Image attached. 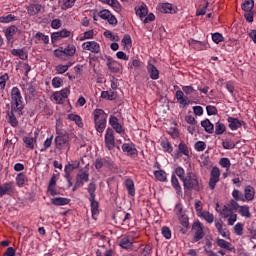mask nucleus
I'll use <instances>...</instances> for the list:
<instances>
[{"label":"nucleus","instance_id":"nucleus-1","mask_svg":"<svg viewBox=\"0 0 256 256\" xmlns=\"http://www.w3.org/2000/svg\"><path fill=\"white\" fill-rule=\"evenodd\" d=\"M182 182L184 189L188 191H202L203 189V182L199 179V176L193 172H188Z\"/></svg>","mask_w":256,"mask_h":256},{"label":"nucleus","instance_id":"nucleus-2","mask_svg":"<svg viewBox=\"0 0 256 256\" xmlns=\"http://www.w3.org/2000/svg\"><path fill=\"white\" fill-rule=\"evenodd\" d=\"M55 145L58 151H69L71 149V138L65 130L56 128Z\"/></svg>","mask_w":256,"mask_h":256},{"label":"nucleus","instance_id":"nucleus-3","mask_svg":"<svg viewBox=\"0 0 256 256\" xmlns=\"http://www.w3.org/2000/svg\"><path fill=\"white\" fill-rule=\"evenodd\" d=\"M95 191H97V184L95 182H90L87 187V192L90 195L89 201L93 219H95V215H99V202L95 199Z\"/></svg>","mask_w":256,"mask_h":256},{"label":"nucleus","instance_id":"nucleus-4","mask_svg":"<svg viewBox=\"0 0 256 256\" xmlns=\"http://www.w3.org/2000/svg\"><path fill=\"white\" fill-rule=\"evenodd\" d=\"M95 129L98 133H103L107 127V115L103 109H95L93 112Z\"/></svg>","mask_w":256,"mask_h":256},{"label":"nucleus","instance_id":"nucleus-5","mask_svg":"<svg viewBox=\"0 0 256 256\" xmlns=\"http://www.w3.org/2000/svg\"><path fill=\"white\" fill-rule=\"evenodd\" d=\"M11 110L23 111V96H21V90L18 87H13L11 90Z\"/></svg>","mask_w":256,"mask_h":256},{"label":"nucleus","instance_id":"nucleus-6","mask_svg":"<svg viewBox=\"0 0 256 256\" xmlns=\"http://www.w3.org/2000/svg\"><path fill=\"white\" fill-rule=\"evenodd\" d=\"M195 92V88L193 86H183L182 91L177 90L176 91V99L180 105H184V107H187L189 103H191V100H189V97L186 95H191V93Z\"/></svg>","mask_w":256,"mask_h":256},{"label":"nucleus","instance_id":"nucleus-7","mask_svg":"<svg viewBox=\"0 0 256 256\" xmlns=\"http://www.w3.org/2000/svg\"><path fill=\"white\" fill-rule=\"evenodd\" d=\"M75 53H77V48L73 44H69L66 48L61 47L58 50H54L55 57L62 59V61H67V57H74Z\"/></svg>","mask_w":256,"mask_h":256},{"label":"nucleus","instance_id":"nucleus-8","mask_svg":"<svg viewBox=\"0 0 256 256\" xmlns=\"http://www.w3.org/2000/svg\"><path fill=\"white\" fill-rule=\"evenodd\" d=\"M89 181V172L85 170H80L76 176V182L73 187V191L79 189Z\"/></svg>","mask_w":256,"mask_h":256},{"label":"nucleus","instance_id":"nucleus-9","mask_svg":"<svg viewBox=\"0 0 256 256\" xmlns=\"http://www.w3.org/2000/svg\"><path fill=\"white\" fill-rule=\"evenodd\" d=\"M105 146L108 151H113V149H115V132L111 128H107L106 130Z\"/></svg>","mask_w":256,"mask_h":256},{"label":"nucleus","instance_id":"nucleus-10","mask_svg":"<svg viewBox=\"0 0 256 256\" xmlns=\"http://www.w3.org/2000/svg\"><path fill=\"white\" fill-rule=\"evenodd\" d=\"M192 230L195 232L194 234V242L201 241L203 237H205V232H203V224L201 222H194L192 225Z\"/></svg>","mask_w":256,"mask_h":256},{"label":"nucleus","instance_id":"nucleus-11","mask_svg":"<svg viewBox=\"0 0 256 256\" xmlns=\"http://www.w3.org/2000/svg\"><path fill=\"white\" fill-rule=\"evenodd\" d=\"M84 51H90V53H101V46L96 41H87L82 44Z\"/></svg>","mask_w":256,"mask_h":256},{"label":"nucleus","instance_id":"nucleus-12","mask_svg":"<svg viewBox=\"0 0 256 256\" xmlns=\"http://www.w3.org/2000/svg\"><path fill=\"white\" fill-rule=\"evenodd\" d=\"M219 177H221V171L217 167H213L210 174L209 187L215 189L217 183H219Z\"/></svg>","mask_w":256,"mask_h":256},{"label":"nucleus","instance_id":"nucleus-13","mask_svg":"<svg viewBox=\"0 0 256 256\" xmlns=\"http://www.w3.org/2000/svg\"><path fill=\"white\" fill-rule=\"evenodd\" d=\"M15 113L21 117L23 115V110L19 112V110H12L8 111L7 113V121L12 127H17L19 125V121H17V116H15Z\"/></svg>","mask_w":256,"mask_h":256},{"label":"nucleus","instance_id":"nucleus-14","mask_svg":"<svg viewBox=\"0 0 256 256\" xmlns=\"http://www.w3.org/2000/svg\"><path fill=\"white\" fill-rule=\"evenodd\" d=\"M15 193V185L13 182H6L0 185V197L5 195H13Z\"/></svg>","mask_w":256,"mask_h":256},{"label":"nucleus","instance_id":"nucleus-15","mask_svg":"<svg viewBox=\"0 0 256 256\" xmlns=\"http://www.w3.org/2000/svg\"><path fill=\"white\" fill-rule=\"evenodd\" d=\"M228 127L231 129V131H237V129H240V127H243L246 125L245 121L238 120L237 118L229 116L228 119Z\"/></svg>","mask_w":256,"mask_h":256},{"label":"nucleus","instance_id":"nucleus-16","mask_svg":"<svg viewBox=\"0 0 256 256\" xmlns=\"http://www.w3.org/2000/svg\"><path fill=\"white\" fill-rule=\"evenodd\" d=\"M71 32L68 31L67 29H62L61 31L58 32H53L51 34V41L52 43H57L60 39H65V37H70Z\"/></svg>","mask_w":256,"mask_h":256},{"label":"nucleus","instance_id":"nucleus-17","mask_svg":"<svg viewBox=\"0 0 256 256\" xmlns=\"http://www.w3.org/2000/svg\"><path fill=\"white\" fill-rule=\"evenodd\" d=\"M28 15L31 17L39 15V13H45V8L41 4H32L27 7Z\"/></svg>","mask_w":256,"mask_h":256},{"label":"nucleus","instance_id":"nucleus-18","mask_svg":"<svg viewBox=\"0 0 256 256\" xmlns=\"http://www.w3.org/2000/svg\"><path fill=\"white\" fill-rule=\"evenodd\" d=\"M122 151L128 155V157H136L137 148H135L134 144L124 143L122 145Z\"/></svg>","mask_w":256,"mask_h":256},{"label":"nucleus","instance_id":"nucleus-19","mask_svg":"<svg viewBox=\"0 0 256 256\" xmlns=\"http://www.w3.org/2000/svg\"><path fill=\"white\" fill-rule=\"evenodd\" d=\"M103 167H113V161L107 158H97L95 161V169H103Z\"/></svg>","mask_w":256,"mask_h":256},{"label":"nucleus","instance_id":"nucleus-20","mask_svg":"<svg viewBox=\"0 0 256 256\" xmlns=\"http://www.w3.org/2000/svg\"><path fill=\"white\" fill-rule=\"evenodd\" d=\"M216 244L221 249H226V251H230L232 253H235V247H233V244H231L230 242H227V240H223L221 238H217L216 239Z\"/></svg>","mask_w":256,"mask_h":256},{"label":"nucleus","instance_id":"nucleus-21","mask_svg":"<svg viewBox=\"0 0 256 256\" xmlns=\"http://www.w3.org/2000/svg\"><path fill=\"white\" fill-rule=\"evenodd\" d=\"M181 155H185L186 157H189V147H187V144H185L184 141H181L178 145V150L175 154L176 159H179Z\"/></svg>","mask_w":256,"mask_h":256},{"label":"nucleus","instance_id":"nucleus-22","mask_svg":"<svg viewBox=\"0 0 256 256\" xmlns=\"http://www.w3.org/2000/svg\"><path fill=\"white\" fill-rule=\"evenodd\" d=\"M106 65H107L109 71H111V73H119V62L118 61H115V60H113V58L108 57Z\"/></svg>","mask_w":256,"mask_h":256},{"label":"nucleus","instance_id":"nucleus-23","mask_svg":"<svg viewBox=\"0 0 256 256\" xmlns=\"http://www.w3.org/2000/svg\"><path fill=\"white\" fill-rule=\"evenodd\" d=\"M244 199L245 201H253V199H255V188H253V186H246L244 190Z\"/></svg>","mask_w":256,"mask_h":256},{"label":"nucleus","instance_id":"nucleus-24","mask_svg":"<svg viewBox=\"0 0 256 256\" xmlns=\"http://www.w3.org/2000/svg\"><path fill=\"white\" fill-rule=\"evenodd\" d=\"M215 227L218 233L222 235V237H225V239H229V232L227 228H223V220L220 219L219 221L215 222Z\"/></svg>","mask_w":256,"mask_h":256},{"label":"nucleus","instance_id":"nucleus-25","mask_svg":"<svg viewBox=\"0 0 256 256\" xmlns=\"http://www.w3.org/2000/svg\"><path fill=\"white\" fill-rule=\"evenodd\" d=\"M52 205H56V207H61L63 205H69L71 203V199L63 198V197H55L51 199Z\"/></svg>","mask_w":256,"mask_h":256},{"label":"nucleus","instance_id":"nucleus-26","mask_svg":"<svg viewBox=\"0 0 256 256\" xmlns=\"http://www.w3.org/2000/svg\"><path fill=\"white\" fill-rule=\"evenodd\" d=\"M147 71L151 79H153L154 81L159 79V70L157 69V67H155V65L148 63Z\"/></svg>","mask_w":256,"mask_h":256},{"label":"nucleus","instance_id":"nucleus-27","mask_svg":"<svg viewBox=\"0 0 256 256\" xmlns=\"http://www.w3.org/2000/svg\"><path fill=\"white\" fill-rule=\"evenodd\" d=\"M22 90L26 95H31L32 97H35L37 95V90L35 89V86L31 83H26L22 85Z\"/></svg>","mask_w":256,"mask_h":256},{"label":"nucleus","instance_id":"nucleus-28","mask_svg":"<svg viewBox=\"0 0 256 256\" xmlns=\"http://www.w3.org/2000/svg\"><path fill=\"white\" fill-rule=\"evenodd\" d=\"M125 187L128 191V194L131 195V197H135V183L133 182V179H126Z\"/></svg>","mask_w":256,"mask_h":256},{"label":"nucleus","instance_id":"nucleus-29","mask_svg":"<svg viewBox=\"0 0 256 256\" xmlns=\"http://www.w3.org/2000/svg\"><path fill=\"white\" fill-rule=\"evenodd\" d=\"M160 13H176L175 8H173V4L163 3L159 6Z\"/></svg>","mask_w":256,"mask_h":256},{"label":"nucleus","instance_id":"nucleus-30","mask_svg":"<svg viewBox=\"0 0 256 256\" xmlns=\"http://www.w3.org/2000/svg\"><path fill=\"white\" fill-rule=\"evenodd\" d=\"M201 127L204 128L206 133L211 134L215 131V126L213 125V123H211V121L209 119H205V120L201 121Z\"/></svg>","mask_w":256,"mask_h":256},{"label":"nucleus","instance_id":"nucleus-31","mask_svg":"<svg viewBox=\"0 0 256 256\" xmlns=\"http://www.w3.org/2000/svg\"><path fill=\"white\" fill-rule=\"evenodd\" d=\"M116 217H118V221L121 222V225L129 227V219L131 218V214L123 212Z\"/></svg>","mask_w":256,"mask_h":256},{"label":"nucleus","instance_id":"nucleus-32","mask_svg":"<svg viewBox=\"0 0 256 256\" xmlns=\"http://www.w3.org/2000/svg\"><path fill=\"white\" fill-rule=\"evenodd\" d=\"M29 181V179L27 178V176L23 173H19L16 176V185H18V187H25V183H27Z\"/></svg>","mask_w":256,"mask_h":256},{"label":"nucleus","instance_id":"nucleus-33","mask_svg":"<svg viewBox=\"0 0 256 256\" xmlns=\"http://www.w3.org/2000/svg\"><path fill=\"white\" fill-rule=\"evenodd\" d=\"M253 7H255V1L254 0H245L244 3H242L241 8L242 11H253Z\"/></svg>","mask_w":256,"mask_h":256},{"label":"nucleus","instance_id":"nucleus-34","mask_svg":"<svg viewBox=\"0 0 256 256\" xmlns=\"http://www.w3.org/2000/svg\"><path fill=\"white\" fill-rule=\"evenodd\" d=\"M148 13L149 10L147 9V5H141L138 9H136V15H138L140 19H145Z\"/></svg>","mask_w":256,"mask_h":256},{"label":"nucleus","instance_id":"nucleus-35","mask_svg":"<svg viewBox=\"0 0 256 256\" xmlns=\"http://www.w3.org/2000/svg\"><path fill=\"white\" fill-rule=\"evenodd\" d=\"M119 245L122 249H131L133 247V241L129 237H124L120 240Z\"/></svg>","mask_w":256,"mask_h":256},{"label":"nucleus","instance_id":"nucleus-36","mask_svg":"<svg viewBox=\"0 0 256 256\" xmlns=\"http://www.w3.org/2000/svg\"><path fill=\"white\" fill-rule=\"evenodd\" d=\"M198 217H201L202 219L206 220L207 223H213L215 221V216H213L212 213L208 211H203Z\"/></svg>","mask_w":256,"mask_h":256},{"label":"nucleus","instance_id":"nucleus-37","mask_svg":"<svg viewBox=\"0 0 256 256\" xmlns=\"http://www.w3.org/2000/svg\"><path fill=\"white\" fill-rule=\"evenodd\" d=\"M153 247L151 244H147L144 248L140 249L139 254H134L133 256H148L151 255Z\"/></svg>","mask_w":256,"mask_h":256},{"label":"nucleus","instance_id":"nucleus-38","mask_svg":"<svg viewBox=\"0 0 256 256\" xmlns=\"http://www.w3.org/2000/svg\"><path fill=\"white\" fill-rule=\"evenodd\" d=\"M102 99H108L109 101H115L117 99V93L115 92H109V91H103L101 93Z\"/></svg>","mask_w":256,"mask_h":256},{"label":"nucleus","instance_id":"nucleus-39","mask_svg":"<svg viewBox=\"0 0 256 256\" xmlns=\"http://www.w3.org/2000/svg\"><path fill=\"white\" fill-rule=\"evenodd\" d=\"M15 33H17V28L16 26H10L6 29L5 31V36H6V39L8 41H11V39H13V35H15Z\"/></svg>","mask_w":256,"mask_h":256},{"label":"nucleus","instance_id":"nucleus-40","mask_svg":"<svg viewBox=\"0 0 256 256\" xmlns=\"http://www.w3.org/2000/svg\"><path fill=\"white\" fill-rule=\"evenodd\" d=\"M68 119L70 121H74L78 127H83V120L81 119V116L77 114H69Z\"/></svg>","mask_w":256,"mask_h":256},{"label":"nucleus","instance_id":"nucleus-41","mask_svg":"<svg viewBox=\"0 0 256 256\" xmlns=\"http://www.w3.org/2000/svg\"><path fill=\"white\" fill-rule=\"evenodd\" d=\"M11 53L14 55V57H19L22 61H25L27 59V54H25V51L23 49H13L11 50Z\"/></svg>","mask_w":256,"mask_h":256},{"label":"nucleus","instance_id":"nucleus-42","mask_svg":"<svg viewBox=\"0 0 256 256\" xmlns=\"http://www.w3.org/2000/svg\"><path fill=\"white\" fill-rule=\"evenodd\" d=\"M238 213H240L242 217H246L247 219L251 217V212L249 211V206L247 205L240 206Z\"/></svg>","mask_w":256,"mask_h":256},{"label":"nucleus","instance_id":"nucleus-43","mask_svg":"<svg viewBox=\"0 0 256 256\" xmlns=\"http://www.w3.org/2000/svg\"><path fill=\"white\" fill-rule=\"evenodd\" d=\"M23 141L27 149H35L36 140H34L33 137L26 136L23 138Z\"/></svg>","mask_w":256,"mask_h":256},{"label":"nucleus","instance_id":"nucleus-44","mask_svg":"<svg viewBox=\"0 0 256 256\" xmlns=\"http://www.w3.org/2000/svg\"><path fill=\"white\" fill-rule=\"evenodd\" d=\"M154 176L158 181H167V173L163 170H157L154 172Z\"/></svg>","mask_w":256,"mask_h":256},{"label":"nucleus","instance_id":"nucleus-45","mask_svg":"<svg viewBox=\"0 0 256 256\" xmlns=\"http://www.w3.org/2000/svg\"><path fill=\"white\" fill-rule=\"evenodd\" d=\"M224 131H227V127L225 126V124H223L221 122H217L215 124V134L223 135Z\"/></svg>","mask_w":256,"mask_h":256},{"label":"nucleus","instance_id":"nucleus-46","mask_svg":"<svg viewBox=\"0 0 256 256\" xmlns=\"http://www.w3.org/2000/svg\"><path fill=\"white\" fill-rule=\"evenodd\" d=\"M171 184L172 187L176 190V193H181V185H179V180L177 179V176L175 174L171 177Z\"/></svg>","mask_w":256,"mask_h":256},{"label":"nucleus","instance_id":"nucleus-47","mask_svg":"<svg viewBox=\"0 0 256 256\" xmlns=\"http://www.w3.org/2000/svg\"><path fill=\"white\" fill-rule=\"evenodd\" d=\"M35 39H37V41H43L45 45L49 44V36L43 34L42 32L36 33Z\"/></svg>","mask_w":256,"mask_h":256},{"label":"nucleus","instance_id":"nucleus-48","mask_svg":"<svg viewBox=\"0 0 256 256\" xmlns=\"http://www.w3.org/2000/svg\"><path fill=\"white\" fill-rule=\"evenodd\" d=\"M11 21H17V17L11 14L0 17V23H11Z\"/></svg>","mask_w":256,"mask_h":256},{"label":"nucleus","instance_id":"nucleus-49","mask_svg":"<svg viewBox=\"0 0 256 256\" xmlns=\"http://www.w3.org/2000/svg\"><path fill=\"white\" fill-rule=\"evenodd\" d=\"M232 197L235 199V201L245 202V196H243V193H241L239 190H233Z\"/></svg>","mask_w":256,"mask_h":256},{"label":"nucleus","instance_id":"nucleus-50","mask_svg":"<svg viewBox=\"0 0 256 256\" xmlns=\"http://www.w3.org/2000/svg\"><path fill=\"white\" fill-rule=\"evenodd\" d=\"M161 147L166 151V153H173V146L171 145V142L163 141L161 142Z\"/></svg>","mask_w":256,"mask_h":256},{"label":"nucleus","instance_id":"nucleus-51","mask_svg":"<svg viewBox=\"0 0 256 256\" xmlns=\"http://www.w3.org/2000/svg\"><path fill=\"white\" fill-rule=\"evenodd\" d=\"M194 148L198 152L205 151V149H207V144L204 141H198L195 143Z\"/></svg>","mask_w":256,"mask_h":256},{"label":"nucleus","instance_id":"nucleus-52","mask_svg":"<svg viewBox=\"0 0 256 256\" xmlns=\"http://www.w3.org/2000/svg\"><path fill=\"white\" fill-rule=\"evenodd\" d=\"M106 3L107 5H110V7L117 9V11H121V4L118 0H106Z\"/></svg>","mask_w":256,"mask_h":256},{"label":"nucleus","instance_id":"nucleus-53","mask_svg":"<svg viewBox=\"0 0 256 256\" xmlns=\"http://www.w3.org/2000/svg\"><path fill=\"white\" fill-rule=\"evenodd\" d=\"M129 65V69H141V67H143V62H141V60L135 59L132 61V63L128 64Z\"/></svg>","mask_w":256,"mask_h":256},{"label":"nucleus","instance_id":"nucleus-54","mask_svg":"<svg viewBox=\"0 0 256 256\" xmlns=\"http://www.w3.org/2000/svg\"><path fill=\"white\" fill-rule=\"evenodd\" d=\"M7 81H9V74L5 73L4 75L0 76V89H5Z\"/></svg>","mask_w":256,"mask_h":256},{"label":"nucleus","instance_id":"nucleus-55","mask_svg":"<svg viewBox=\"0 0 256 256\" xmlns=\"http://www.w3.org/2000/svg\"><path fill=\"white\" fill-rule=\"evenodd\" d=\"M175 174L177 175V177H179V179H181V181H184V179H185V169H183L182 167H177L175 169Z\"/></svg>","mask_w":256,"mask_h":256},{"label":"nucleus","instance_id":"nucleus-56","mask_svg":"<svg viewBox=\"0 0 256 256\" xmlns=\"http://www.w3.org/2000/svg\"><path fill=\"white\" fill-rule=\"evenodd\" d=\"M104 37H107V39H110V41H119V36L113 35V33H111L109 30L104 32Z\"/></svg>","mask_w":256,"mask_h":256},{"label":"nucleus","instance_id":"nucleus-57","mask_svg":"<svg viewBox=\"0 0 256 256\" xmlns=\"http://www.w3.org/2000/svg\"><path fill=\"white\" fill-rule=\"evenodd\" d=\"M212 41L216 44L221 43L223 41V35L219 32L212 34Z\"/></svg>","mask_w":256,"mask_h":256},{"label":"nucleus","instance_id":"nucleus-58","mask_svg":"<svg viewBox=\"0 0 256 256\" xmlns=\"http://www.w3.org/2000/svg\"><path fill=\"white\" fill-rule=\"evenodd\" d=\"M179 221L184 228L189 229V217H187V215H182Z\"/></svg>","mask_w":256,"mask_h":256},{"label":"nucleus","instance_id":"nucleus-59","mask_svg":"<svg viewBox=\"0 0 256 256\" xmlns=\"http://www.w3.org/2000/svg\"><path fill=\"white\" fill-rule=\"evenodd\" d=\"M98 17L107 21L108 17H111V12L109 10H102L98 13Z\"/></svg>","mask_w":256,"mask_h":256},{"label":"nucleus","instance_id":"nucleus-60","mask_svg":"<svg viewBox=\"0 0 256 256\" xmlns=\"http://www.w3.org/2000/svg\"><path fill=\"white\" fill-rule=\"evenodd\" d=\"M222 146L224 147V149H235V142L231 140H226L222 142Z\"/></svg>","mask_w":256,"mask_h":256},{"label":"nucleus","instance_id":"nucleus-61","mask_svg":"<svg viewBox=\"0 0 256 256\" xmlns=\"http://www.w3.org/2000/svg\"><path fill=\"white\" fill-rule=\"evenodd\" d=\"M162 235L165 239H171V229L167 226L162 227Z\"/></svg>","mask_w":256,"mask_h":256},{"label":"nucleus","instance_id":"nucleus-62","mask_svg":"<svg viewBox=\"0 0 256 256\" xmlns=\"http://www.w3.org/2000/svg\"><path fill=\"white\" fill-rule=\"evenodd\" d=\"M132 40H131V35L125 34L123 39H122V45L124 47H127V45H131Z\"/></svg>","mask_w":256,"mask_h":256},{"label":"nucleus","instance_id":"nucleus-63","mask_svg":"<svg viewBox=\"0 0 256 256\" xmlns=\"http://www.w3.org/2000/svg\"><path fill=\"white\" fill-rule=\"evenodd\" d=\"M206 111H207V115H217V107L212 106V105H208L206 107Z\"/></svg>","mask_w":256,"mask_h":256},{"label":"nucleus","instance_id":"nucleus-64","mask_svg":"<svg viewBox=\"0 0 256 256\" xmlns=\"http://www.w3.org/2000/svg\"><path fill=\"white\" fill-rule=\"evenodd\" d=\"M234 233H236V235H243V224L242 223H237L234 226Z\"/></svg>","mask_w":256,"mask_h":256}]
</instances>
